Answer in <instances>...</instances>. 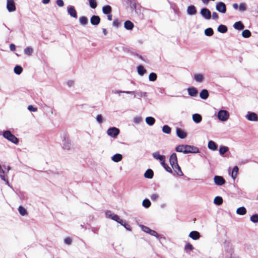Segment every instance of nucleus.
Listing matches in <instances>:
<instances>
[{
    "label": "nucleus",
    "mask_w": 258,
    "mask_h": 258,
    "mask_svg": "<svg viewBox=\"0 0 258 258\" xmlns=\"http://www.w3.org/2000/svg\"><path fill=\"white\" fill-rule=\"evenodd\" d=\"M176 151L179 152H183L184 154L199 153V150L196 146H177Z\"/></svg>",
    "instance_id": "nucleus-1"
},
{
    "label": "nucleus",
    "mask_w": 258,
    "mask_h": 258,
    "mask_svg": "<svg viewBox=\"0 0 258 258\" xmlns=\"http://www.w3.org/2000/svg\"><path fill=\"white\" fill-rule=\"evenodd\" d=\"M229 113L225 110H220L217 114L218 119L222 122L227 121L229 119Z\"/></svg>",
    "instance_id": "nucleus-2"
},
{
    "label": "nucleus",
    "mask_w": 258,
    "mask_h": 258,
    "mask_svg": "<svg viewBox=\"0 0 258 258\" xmlns=\"http://www.w3.org/2000/svg\"><path fill=\"white\" fill-rule=\"evenodd\" d=\"M4 137L8 139V140L12 142V143L14 144H17L18 143V139L13 135L11 134V133L9 131H5L4 132L3 134Z\"/></svg>",
    "instance_id": "nucleus-3"
},
{
    "label": "nucleus",
    "mask_w": 258,
    "mask_h": 258,
    "mask_svg": "<svg viewBox=\"0 0 258 258\" xmlns=\"http://www.w3.org/2000/svg\"><path fill=\"white\" fill-rule=\"evenodd\" d=\"M119 133V130L115 127H111L107 131V134L110 137L115 138Z\"/></svg>",
    "instance_id": "nucleus-4"
},
{
    "label": "nucleus",
    "mask_w": 258,
    "mask_h": 258,
    "mask_svg": "<svg viewBox=\"0 0 258 258\" xmlns=\"http://www.w3.org/2000/svg\"><path fill=\"white\" fill-rule=\"evenodd\" d=\"M216 10L222 14H225L226 12V5L222 2H218L216 4Z\"/></svg>",
    "instance_id": "nucleus-5"
},
{
    "label": "nucleus",
    "mask_w": 258,
    "mask_h": 258,
    "mask_svg": "<svg viewBox=\"0 0 258 258\" xmlns=\"http://www.w3.org/2000/svg\"><path fill=\"white\" fill-rule=\"evenodd\" d=\"M245 117L249 121H257L258 116L257 115L252 112H248L245 115Z\"/></svg>",
    "instance_id": "nucleus-6"
},
{
    "label": "nucleus",
    "mask_w": 258,
    "mask_h": 258,
    "mask_svg": "<svg viewBox=\"0 0 258 258\" xmlns=\"http://www.w3.org/2000/svg\"><path fill=\"white\" fill-rule=\"evenodd\" d=\"M202 16L205 19L209 20L211 18V13L209 10L207 8L202 9L201 10Z\"/></svg>",
    "instance_id": "nucleus-7"
},
{
    "label": "nucleus",
    "mask_w": 258,
    "mask_h": 258,
    "mask_svg": "<svg viewBox=\"0 0 258 258\" xmlns=\"http://www.w3.org/2000/svg\"><path fill=\"white\" fill-rule=\"evenodd\" d=\"M7 9L9 12H14L16 10L15 4L13 0H7Z\"/></svg>",
    "instance_id": "nucleus-8"
},
{
    "label": "nucleus",
    "mask_w": 258,
    "mask_h": 258,
    "mask_svg": "<svg viewBox=\"0 0 258 258\" xmlns=\"http://www.w3.org/2000/svg\"><path fill=\"white\" fill-rule=\"evenodd\" d=\"M214 180L216 184L218 185H222L225 182L224 178L220 176H215L214 178Z\"/></svg>",
    "instance_id": "nucleus-9"
},
{
    "label": "nucleus",
    "mask_w": 258,
    "mask_h": 258,
    "mask_svg": "<svg viewBox=\"0 0 258 258\" xmlns=\"http://www.w3.org/2000/svg\"><path fill=\"white\" fill-rule=\"evenodd\" d=\"M169 162L171 166H173L178 164L177 158L175 153H173L171 155L169 158Z\"/></svg>",
    "instance_id": "nucleus-10"
},
{
    "label": "nucleus",
    "mask_w": 258,
    "mask_h": 258,
    "mask_svg": "<svg viewBox=\"0 0 258 258\" xmlns=\"http://www.w3.org/2000/svg\"><path fill=\"white\" fill-rule=\"evenodd\" d=\"M176 134L179 138L181 139H184L186 137V132L179 128H176Z\"/></svg>",
    "instance_id": "nucleus-11"
},
{
    "label": "nucleus",
    "mask_w": 258,
    "mask_h": 258,
    "mask_svg": "<svg viewBox=\"0 0 258 258\" xmlns=\"http://www.w3.org/2000/svg\"><path fill=\"white\" fill-rule=\"evenodd\" d=\"M189 236L194 240H197L200 237V234L197 231H192L189 233Z\"/></svg>",
    "instance_id": "nucleus-12"
},
{
    "label": "nucleus",
    "mask_w": 258,
    "mask_h": 258,
    "mask_svg": "<svg viewBox=\"0 0 258 258\" xmlns=\"http://www.w3.org/2000/svg\"><path fill=\"white\" fill-rule=\"evenodd\" d=\"M91 23L93 25H97L99 24L100 19L98 16H93L90 19Z\"/></svg>",
    "instance_id": "nucleus-13"
},
{
    "label": "nucleus",
    "mask_w": 258,
    "mask_h": 258,
    "mask_svg": "<svg viewBox=\"0 0 258 258\" xmlns=\"http://www.w3.org/2000/svg\"><path fill=\"white\" fill-rule=\"evenodd\" d=\"M188 94L192 97H195L198 94V90L195 87H190L187 89Z\"/></svg>",
    "instance_id": "nucleus-14"
},
{
    "label": "nucleus",
    "mask_w": 258,
    "mask_h": 258,
    "mask_svg": "<svg viewBox=\"0 0 258 258\" xmlns=\"http://www.w3.org/2000/svg\"><path fill=\"white\" fill-rule=\"evenodd\" d=\"M153 157L157 160H159L161 162H163L165 160V156L164 155H160L159 152H156L153 154Z\"/></svg>",
    "instance_id": "nucleus-15"
},
{
    "label": "nucleus",
    "mask_w": 258,
    "mask_h": 258,
    "mask_svg": "<svg viewBox=\"0 0 258 258\" xmlns=\"http://www.w3.org/2000/svg\"><path fill=\"white\" fill-rule=\"evenodd\" d=\"M172 167L177 175L179 176L183 175V173L181 171V169L178 164L174 165L173 166H172Z\"/></svg>",
    "instance_id": "nucleus-16"
},
{
    "label": "nucleus",
    "mask_w": 258,
    "mask_h": 258,
    "mask_svg": "<svg viewBox=\"0 0 258 258\" xmlns=\"http://www.w3.org/2000/svg\"><path fill=\"white\" fill-rule=\"evenodd\" d=\"M68 13L73 17L77 18V13L73 7H70L68 8Z\"/></svg>",
    "instance_id": "nucleus-17"
},
{
    "label": "nucleus",
    "mask_w": 258,
    "mask_h": 258,
    "mask_svg": "<svg viewBox=\"0 0 258 258\" xmlns=\"http://www.w3.org/2000/svg\"><path fill=\"white\" fill-rule=\"evenodd\" d=\"M192 119L196 123H200L202 119V116L198 113L194 114L192 115Z\"/></svg>",
    "instance_id": "nucleus-18"
},
{
    "label": "nucleus",
    "mask_w": 258,
    "mask_h": 258,
    "mask_svg": "<svg viewBox=\"0 0 258 258\" xmlns=\"http://www.w3.org/2000/svg\"><path fill=\"white\" fill-rule=\"evenodd\" d=\"M144 176L147 178L151 179L154 176V172L152 169H149L145 172Z\"/></svg>",
    "instance_id": "nucleus-19"
},
{
    "label": "nucleus",
    "mask_w": 258,
    "mask_h": 258,
    "mask_svg": "<svg viewBox=\"0 0 258 258\" xmlns=\"http://www.w3.org/2000/svg\"><path fill=\"white\" fill-rule=\"evenodd\" d=\"M200 96L202 99H206L209 96L208 91L206 90H203L200 93Z\"/></svg>",
    "instance_id": "nucleus-20"
},
{
    "label": "nucleus",
    "mask_w": 258,
    "mask_h": 258,
    "mask_svg": "<svg viewBox=\"0 0 258 258\" xmlns=\"http://www.w3.org/2000/svg\"><path fill=\"white\" fill-rule=\"evenodd\" d=\"M122 159V156L120 154H116L112 157V160L115 162L120 161Z\"/></svg>",
    "instance_id": "nucleus-21"
},
{
    "label": "nucleus",
    "mask_w": 258,
    "mask_h": 258,
    "mask_svg": "<svg viewBox=\"0 0 258 258\" xmlns=\"http://www.w3.org/2000/svg\"><path fill=\"white\" fill-rule=\"evenodd\" d=\"M233 27L235 29L239 30H242L244 28V25L240 21L235 23Z\"/></svg>",
    "instance_id": "nucleus-22"
},
{
    "label": "nucleus",
    "mask_w": 258,
    "mask_h": 258,
    "mask_svg": "<svg viewBox=\"0 0 258 258\" xmlns=\"http://www.w3.org/2000/svg\"><path fill=\"white\" fill-rule=\"evenodd\" d=\"M223 199L221 197H216L214 200V203L218 206H220L223 203Z\"/></svg>",
    "instance_id": "nucleus-23"
},
{
    "label": "nucleus",
    "mask_w": 258,
    "mask_h": 258,
    "mask_svg": "<svg viewBox=\"0 0 258 258\" xmlns=\"http://www.w3.org/2000/svg\"><path fill=\"white\" fill-rule=\"evenodd\" d=\"M187 13L189 14V15H194L197 12V11H196V8L195 6H189L188 8H187Z\"/></svg>",
    "instance_id": "nucleus-24"
},
{
    "label": "nucleus",
    "mask_w": 258,
    "mask_h": 258,
    "mask_svg": "<svg viewBox=\"0 0 258 258\" xmlns=\"http://www.w3.org/2000/svg\"><path fill=\"white\" fill-rule=\"evenodd\" d=\"M134 27L133 23L130 21H126L124 23V28L127 30H132Z\"/></svg>",
    "instance_id": "nucleus-25"
},
{
    "label": "nucleus",
    "mask_w": 258,
    "mask_h": 258,
    "mask_svg": "<svg viewBox=\"0 0 258 258\" xmlns=\"http://www.w3.org/2000/svg\"><path fill=\"white\" fill-rule=\"evenodd\" d=\"M24 53L27 55H31L34 52V49L31 47H27L24 50Z\"/></svg>",
    "instance_id": "nucleus-26"
},
{
    "label": "nucleus",
    "mask_w": 258,
    "mask_h": 258,
    "mask_svg": "<svg viewBox=\"0 0 258 258\" xmlns=\"http://www.w3.org/2000/svg\"><path fill=\"white\" fill-rule=\"evenodd\" d=\"M236 213L238 215H245L246 214V209L244 207H241L238 208L237 209Z\"/></svg>",
    "instance_id": "nucleus-27"
},
{
    "label": "nucleus",
    "mask_w": 258,
    "mask_h": 258,
    "mask_svg": "<svg viewBox=\"0 0 258 258\" xmlns=\"http://www.w3.org/2000/svg\"><path fill=\"white\" fill-rule=\"evenodd\" d=\"M102 11L105 14H109L111 12V8L109 5L105 6L102 8Z\"/></svg>",
    "instance_id": "nucleus-28"
},
{
    "label": "nucleus",
    "mask_w": 258,
    "mask_h": 258,
    "mask_svg": "<svg viewBox=\"0 0 258 258\" xmlns=\"http://www.w3.org/2000/svg\"><path fill=\"white\" fill-rule=\"evenodd\" d=\"M218 31L220 33H224L227 31V28L225 25H220L218 27Z\"/></svg>",
    "instance_id": "nucleus-29"
},
{
    "label": "nucleus",
    "mask_w": 258,
    "mask_h": 258,
    "mask_svg": "<svg viewBox=\"0 0 258 258\" xmlns=\"http://www.w3.org/2000/svg\"><path fill=\"white\" fill-rule=\"evenodd\" d=\"M195 80L198 82H202L203 81L204 77L200 74H196L194 76Z\"/></svg>",
    "instance_id": "nucleus-30"
},
{
    "label": "nucleus",
    "mask_w": 258,
    "mask_h": 258,
    "mask_svg": "<svg viewBox=\"0 0 258 258\" xmlns=\"http://www.w3.org/2000/svg\"><path fill=\"white\" fill-rule=\"evenodd\" d=\"M155 121V119L152 117H147L146 118V123L150 125H152L153 124H154Z\"/></svg>",
    "instance_id": "nucleus-31"
},
{
    "label": "nucleus",
    "mask_w": 258,
    "mask_h": 258,
    "mask_svg": "<svg viewBox=\"0 0 258 258\" xmlns=\"http://www.w3.org/2000/svg\"><path fill=\"white\" fill-rule=\"evenodd\" d=\"M238 168L237 166H234L231 173V176L233 179H235L237 175L238 172Z\"/></svg>",
    "instance_id": "nucleus-32"
},
{
    "label": "nucleus",
    "mask_w": 258,
    "mask_h": 258,
    "mask_svg": "<svg viewBox=\"0 0 258 258\" xmlns=\"http://www.w3.org/2000/svg\"><path fill=\"white\" fill-rule=\"evenodd\" d=\"M19 212L22 216H25L27 214L26 210L22 206H20L18 208Z\"/></svg>",
    "instance_id": "nucleus-33"
},
{
    "label": "nucleus",
    "mask_w": 258,
    "mask_h": 258,
    "mask_svg": "<svg viewBox=\"0 0 258 258\" xmlns=\"http://www.w3.org/2000/svg\"><path fill=\"white\" fill-rule=\"evenodd\" d=\"M165 160H164L163 162H161V165H162V166L165 168V169L167 171H168L169 173H172V169L168 165H167L165 163Z\"/></svg>",
    "instance_id": "nucleus-34"
},
{
    "label": "nucleus",
    "mask_w": 258,
    "mask_h": 258,
    "mask_svg": "<svg viewBox=\"0 0 258 258\" xmlns=\"http://www.w3.org/2000/svg\"><path fill=\"white\" fill-rule=\"evenodd\" d=\"M80 23L83 25H85L88 23V19L84 16L81 17L79 19Z\"/></svg>",
    "instance_id": "nucleus-35"
},
{
    "label": "nucleus",
    "mask_w": 258,
    "mask_h": 258,
    "mask_svg": "<svg viewBox=\"0 0 258 258\" xmlns=\"http://www.w3.org/2000/svg\"><path fill=\"white\" fill-rule=\"evenodd\" d=\"M138 72L139 75L143 76L146 73V70L142 66H140L138 68Z\"/></svg>",
    "instance_id": "nucleus-36"
},
{
    "label": "nucleus",
    "mask_w": 258,
    "mask_h": 258,
    "mask_svg": "<svg viewBox=\"0 0 258 258\" xmlns=\"http://www.w3.org/2000/svg\"><path fill=\"white\" fill-rule=\"evenodd\" d=\"M162 131L164 133L169 134L171 132V128L167 125H165L162 127Z\"/></svg>",
    "instance_id": "nucleus-37"
},
{
    "label": "nucleus",
    "mask_w": 258,
    "mask_h": 258,
    "mask_svg": "<svg viewBox=\"0 0 258 258\" xmlns=\"http://www.w3.org/2000/svg\"><path fill=\"white\" fill-rule=\"evenodd\" d=\"M22 68L20 66H17L14 68V72L18 75H20L22 72Z\"/></svg>",
    "instance_id": "nucleus-38"
},
{
    "label": "nucleus",
    "mask_w": 258,
    "mask_h": 258,
    "mask_svg": "<svg viewBox=\"0 0 258 258\" xmlns=\"http://www.w3.org/2000/svg\"><path fill=\"white\" fill-rule=\"evenodd\" d=\"M89 5L92 9H95L97 7L96 0H89Z\"/></svg>",
    "instance_id": "nucleus-39"
},
{
    "label": "nucleus",
    "mask_w": 258,
    "mask_h": 258,
    "mask_svg": "<svg viewBox=\"0 0 258 258\" xmlns=\"http://www.w3.org/2000/svg\"><path fill=\"white\" fill-rule=\"evenodd\" d=\"M205 34L208 36H211L213 34V29L211 28H207L205 30Z\"/></svg>",
    "instance_id": "nucleus-40"
},
{
    "label": "nucleus",
    "mask_w": 258,
    "mask_h": 258,
    "mask_svg": "<svg viewBox=\"0 0 258 258\" xmlns=\"http://www.w3.org/2000/svg\"><path fill=\"white\" fill-rule=\"evenodd\" d=\"M242 35L243 37L248 38L250 36L251 33L248 30H244L242 32Z\"/></svg>",
    "instance_id": "nucleus-41"
},
{
    "label": "nucleus",
    "mask_w": 258,
    "mask_h": 258,
    "mask_svg": "<svg viewBox=\"0 0 258 258\" xmlns=\"http://www.w3.org/2000/svg\"><path fill=\"white\" fill-rule=\"evenodd\" d=\"M143 206L145 208H149L151 206V202L148 199H145L143 201Z\"/></svg>",
    "instance_id": "nucleus-42"
},
{
    "label": "nucleus",
    "mask_w": 258,
    "mask_h": 258,
    "mask_svg": "<svg viewBox=\"0 0 258 258\" xmlns=\"http://www.w3.org/2000/svg\"><path fill=\"white\" fill-rule=\"evenodd\" d=\"M149 80L151 81H155L157 79V75L155 73H152L149 76Z\"/></svg>",
    "instance_id": "nucleus-43"
},
{
    "label": "nucleus",
    "mask_w": 258,
    "mask_h": 258,
    "mask_svg": "<svg viewBox=\"0 0 258 258\" xmlns=\"http://www.w3.org/2000/svg\"><path fill=\"white\" fill-rule=\"evenodd\" d=\"M228 150V148L227 147L224 146V147H221L220 148L219 152L221 155H223L224 153H225L226 152H227Z\"/></svg>",
    "instance_id": "nucleus-44"
},
{
    "label": "nucleus",
    "mask_w": 258,
    "mask_h": 258,
    "mask_svg": "<svg viewBox=\"0 0 258 258\" xmlns=\"http://www.w3.org/2000/svg\"><path fill=\"white\" fill-rule=\"evenodd\" d=\"M194 249V247L193 245L190 243H187L184 246V249L185 250H192Z\"/></svg>",
    "instance_id": "nucleus-45"
},
{
    "label": "nucleus",
    "mask_w": 258,
    "mask_h": 258,
    "mask_svg": "<svg viewBox=\"0 0 258 258\" xmlns=\"http://www.w3.org/2000/svg\"><path fill=\"white\" fill-rule=\"evenodd\" d=\"M250 220L253 223H257L258 222V215L254 214L251 216Z\"/></svg>",
    "instance_id": "nucleus-46"
},
{
    "label": "nucleus",
    "mask_w": 258,
    "mask_h": 258,
    "mask_svg": "<svg viewBox=\"0 0 258 258\" xmlns=\"http://www.w3.org/2000/svg\"><path fill=\"white\" fill-rule=\"evenodd\" d=\"M239 10L241 12L245 11L246 10V5L245 3H241L239 6Z\"/></svg>",
    "instance_id": "nucleus-47"
},
{
    "label": "nucleus",
    "mask_w": 258,
    "mask_h": 258,
    "mask_svg": "<svg viewBox=\"0 0 258 258\" xmlns=\"http://www.w3.org/2000/svg\"><path fill=\"white\" fill-rule=\"evenodd\" d=\"M141 227L142 230L147 233H149L151 230V229L149 227L144 225H141Z\"/></svg>",
    "instance_id": "nucleus-48"
},
{
    "label": "nucleus",
    "mask_w": 258,
    "mask_h": 258,
    "mask_svg": "<svg viewBox=\"0 0 258 258\" xmlns=\"http://www.w3.org/2000/svg\"><path fill=\"white\" fill-rule=\"evenodd\" d=\"M110 217L112 220L116 221L117 222H119L118 221L120 220L119 216L116 214L111 215Z\"/></svg>",
    "instance_id": "nucleus-49"
},
{
    "label": "nucleus",
    "mask_w": 258,
    "mask_h": 258,
    "mask_svg": "<svg viewBox=\"0 0 258 258\" xmlns=\"http://www.w3.org/2000/svg\"><path fill=\"white\" fill-rule=\"evenodd\" d=\"M28 109L30 111L36 112L37 110V108L36 107H33V105H29L28 107Z\"/></svg>",
    "instance_id": "nucleus-50"
},
{
    "label": "nucleus",
    "mask_w": 258,
    "mask_h": 258,
    "mask_svg": "<svg viewBox=\"0 0 258 258\" xmlns=\"http://www.w3.org/2000/svg\"><path fill=\"white\" fill-rule=\"evenodd\" d=\"M149 234H150L151 235L155 236L156 237H158V234L157 233V232L156 231H155V230H153L152 229H151Z\"/></svg>",
    "instance_id": "nucleus-51"
},
{
    "label": "nucleus",
    "mask_w": 258,
    "mask_h": 258,
    "mask_svg": "<svg viewBox=\"0 0 258 258\" xmlns=\"http://www.w3.org/2000/svg\"><path fill=\"white\" fill-rule=\"evenodd\" d=\"M120 25V22L117 19H115L113 23V25L116 27H118Z\"/></svg>",
    "instance_id": "nucleus-52"
},
{
    "label": "nucleus",
    "mask_w": 258,
    "mask_h": 258,
    "mask_svg": "<svg viewBox=\"0 0 258 258\" xmlns=\"http://www.w3.org/2000/svg\"><path fill=\"white\" fill-rule=\"evenodd\" d=\"M72 238L71 237H67L64 239V242L67 244L70 245L72 243Z\"/></svg>",
    "instance_id": "nucleus-53"
},
{
    "label": "nucleus",
    "mask_w": 258,
    "mask_h": 258,
    "mask_svg": "<svg viewBox=\"0 0 258 258\" xmlns=\"http://www.w3.org/2000/svg\"><path fill=\"white\" fill-rule=\"evenodd\" d=\"M124 228H125L128 230H131V226L128 223H126L125 222L122 225Z\"/></svg>",
    "instance_id": "nucleus-54"
},
{
    "label": "nucleus",
    "mask_w": 258,
    "mask_h": 258,
    "mask_svg": "<svg viewBox=\"0 0 258 258\" xmlns=\"http://www.w3.org/2000/svg\"><path fill=\"white\" fill-rule=\"evenodd\" d=\"M159 198V196L157 194H153L151 196V199L153 201L156 200Z\"/></svg>",
    "instance_id": "nucleus-55"
},
{
    "label": "nucleus",
    "mask_w": 258,
    "mask_h": 258,
    "mask_svg": "<svg viewBox=\"0 0 258 258\" xmlns=\"http://www.w3.org/2000/svg\"><path fill=\"white\" fill-rule=\"evenodd\" d=\"M56 4L59 7H62L64 5L63 2L62 0H57L56 1Z\"/></svg>",
    "instance_id": "nucleus-56"
},
{
    "label": "nucleus",
    "mask_w": 258,
    "mask_h": 258,
    "mask_svg": "<svg viewBox=\"0 0 258 258\" xmlns=\"http://www.w3.org/2000/svg\"><path fill=\"white\" fill-rule=\"evenodd\" d=\"M97 121L101 123L102 122V116L101 115H98L96 117Z\"/></svg>",
    "instance_id": "nucleus-57"
},
{
    "label": "nucleus",
    "mask_w": 258,
    "mask_h": 258,
    "mask_svg": "<svg viewBox=\"0 0 258 258\" xmlns=\"http://www.w3.org/2000/svg\"><path fill=\"white\" fill-rule=\"evenodd\" d=\"M141 121H142V118L140 117H135L134 118V121H135V122H136L137 123H140Z\"/></svg>",
    "instance_id": "nucleus-58"
},
{
    "label": "nucleus",
    "mask_w": 258,
    "mask_h": 258,
    "mask_svg": "<svg viewBox=\"0 0 258 258\" xmlns=\"http://www.w3.org/2000/svg\"><path fill=\"white\" fill-rule=\"evenodd\" d=\"M212 17L214 19H218L219 18L218 15L216 12H213L212 13Z\"/></svg>",
    "instance_id": "nucleus-59"
},
{
    "label": "nucleus",
    "mask_w": 258,
    "mask_h": 258,
    "mask_svg": "<svg viewBox=\"0 0 258 258\" xmlns=\"http://www.w3.org/2000/svg\"><path fill=\"white\" fill-rule=\"evenodd\" d=\"M10 48L11 51H14L16 49V46L14 44H11L10 45Z\"/></svg>",
    "instance_id": "nucleus-60"
},
{
    "label": "nucleus",
    "mask_w": 258,
    "mask_h": 258,
    "mask_svg": "<svg viewBox=\"0 0 258 258\" xmlns=\"http://www.w3.org/2000/svg\"><path fill=\"white\" fill-rule=\"evenodd\" d=\"M209 148L213 151L217 150L218 146H208Z\"/></svg>",
    "instance_id": "nucleus-61"
},
{
    "label": "nucleus",
    "mask_w": 258,
    "mask_h": 258,
    "mask_svg": "<svg viewBox=\"0 0 258 258\" xmlns=\"http://www.w3.org/2000/svg\"><path fill=\"white\" fill-rule=\"evenodd\" d=\"M232 6H233V8L235 10H237V9H238L239 8V6H238V4H236V3L233 4V5H232Z\"/></svg>",
    "instance_id": "nucleus-62"
},
{
    "label": "nucleus",
    "mask_w": 258,
    "mask_h": 258,
    "mask_svg": "<svg viewBox=\"0 0 258 258\" xmlns=\"http://www.w3.org/2000/svg\"><path fill=\"white\" fill-rule=\"evenodd\" d=\"M208 145H215V143L213 141H210L208 142Z\"/></svg>",
    "instance_id": "nucleus-63"
},
{
    "label": "nucleus",
    "mask_w": 258,
    "mask_h": 258,
    "mask_svg": "<svg viewBox=\"0 0 258 258\" xmlns=\"http://www.w3.org/2000/svg\"><path fill=\"white\" fill-rule=\"evenodd\" d=\"M118 221L119 222H118V223L120 224L121 225H123V224L125 222V221H124L123 220L121 219L120 218V220Z\"/></svg>",
    "instance_id": "nucleus-64"
}]
</instances>
